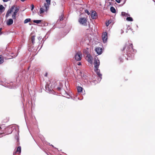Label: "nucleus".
<instances>
[{
    "label": "nucleus",
    "instance_id": "nucleus-36",
    "mask_svg": "<svg viewBox=\"0 0 155 155\" xmlns=\"http://www.w3.org/2000/svg\"><path fill=\"white\" fill-rule=\"evenodd\" d=\"M47 73H46V74H45V76H47Z\"/></svg>",
    "mask_w": 155,
    "mask_h": 155
},
{
    "label": "nucleus",
    "instance_id": "nucleus-29",
    "mask_svg": "<svg viewBox=\"0 0 155 155\" xmlns=\"http://www.w3.org/2000/svg\"><path fill=\"white\" fill-rule=\"evenodd\" d=\"M111 23V22L110 21L108 20V22L107 23H106V25L107 26H108L109 24H110Z\"/></svg>",
    "mask_w": 155,
    "mask_h": 155
},
{
    "label": "nucleus",
    "instance_id": "nucleus-7",
    "mask_svg": "<svg viewBox=\"0 0 155 155\" xmlns=\"http://www.w3.org/2000/svg\"><path fill=\"white\" fill-rule=\"evenodd\" d=\"M102 38L103 41L104 43H105L107 42V34L106 32H104L103 33L102 36Z\"/></svg>",
    "mask_w": 155,
    "mask_h": 155
},
{
    "label": "nucleus",
    "instance_id": "nucleus-20",
    "mask_svg": "<svg viewBox=\"0 0 155 155\" xmlns=\"http://www.w3.org/2000/svg\"><path fill=\"white\" fill-rule=\"evenodd\" d=\"M31 21V19L28 18H27L24 21V23H28V22H29Z\"/></svg>",
    "mask_w": 155,
    "mask_h": 155
},
{
    "label": "nucleus",
    "instance_id": "nucleus-6",
    "mask_svg": "<svg viewBox=\"0 0 155 155\" xmlns=\"http://www.w3.org/2000/svg\"><path fill=\"white\" fill-rule=\"evenodd\" d=\"M94 71L99 77L98 79L100 81L102 79V74L100 73V70L98 68H95Z\"/></svg>",
    "mask_w": 155,
    "mask_h": 155
},
{
    "label": "nucleus",
    "instance_id": "nucleus-4",
    "mask_svg": "<svg viewBox=\"0 0 155 155\" xmlns=\"http://www.w3.org/2000/svg\"><path fill=\"white\" fill-rule=\"evenodd\" d=\"M78 21L80 24L84 26L87 25V20L86 18H80Z\"/></svg>",
    "mask_w": 155,
    "mask_h": 155
},
{
    "label": "nucleus",
    "instance_id": "nucleus-22",
    "mask_svg": "<svg viewBox=\"0 0 155 155\" xmlns=\"http://www.w3.org/2000/svg\"><path fill=\"white\" fill-rule=\"evenodd\" d=\"M126 19L128 21H133V20L132 18L130 17H127V18Z\"/></svg>",
    "mask_w": 155,
    "mask_h": 155
},
{
    "label": "nucleus",
    "instance_id": "nucleus-8",
    "mask_svg": "<svg viewBox=\"0 0 155 155\" xmlns=\"http://www.w3.org/2000/svg\"><path fill=\"white\" fill-rule=\"evenodd\" d=\"M86 59L90 64L92 63L93 58L90 54H87Z\"/></svg>",
    "mask_w": 155,
    "mask_h": 155
},
{
    "label": "nucleus",
    "instance_id": "nucleus-2",
    "mask_svg": "<svg viewBox=\"0 0 155 155\" xmlns=\"http://www.w3.org/2000/svg\"><path fill=\"white\" fill-rule=\"evenodd\" d=\"M47 4L45 3L44 6L45 9H44L42 8H41L40 9V13L41 14L43 13L44 11H46L49 8V5L51 4V0H45Z\"/></svg>",
    "mask_w": 155,
    "mask_h": 155
},
{
    "label": "nucleus",
    "instance_id": "nucleus-3",
    "mask_svg": "<svg viewBox=\"0 0 155 155\" xmlns=\"http://www.w3.org/2000/svg\"><path fill=\"white\" fill-rule=\"evenodd\" d=\"M82 53L81 52L78 51L76 53L74 56L75 59L77 61H80L82 58Z\"/></svg>",
    "mask_w": 155,
    "mask_h": 155
},
{
    "label": "nucleus",
    "instance_id": "nucleus-26",
    "mask_svg": "<svg viewBox=\"0 0 155 155\" xmlns=\"http://www.w3.org/2000/svg\"><path fill=\"white\" fill-rule=\"evenodd\" d=\"M17 14L16 13H13V14H12V18L14 19H16V15Z\"/></svg>",
    "mask_w": 155,
    "mask_h": 155
},
{
    "label": "nucleus",
    "instance_id": "nucleus-27",
    "mask_svg": "<svg viewBox=\"0 0 155 155\" xmlns=\"http://www.w3.org/2000/svg\"><path fill=\"white\" fill-rule=\"evenodd\" d=\"M85 12L88 15H89L90 14V12H89L88 10L86 9L85 10Z\"/></svg>",
    "mask_w": 155,
    "mask_h": 155
},
{
    "label": "nucleus",
    "instance_id": "nucleus-23",
    "mask_svg": "<svg viewBox=\"0 0 155 155\" xmlns=\"http://www.w3.org/2000/svg\"><path fill=\"white\" fill-rule=\"evenodd\" d=\"M41 20H34L33 21V22L35 23L38 24L41 22Z\"/></svg>",
    "mask_w": 155,
    "mask_h": 155
},
{
    "label": "nucleus",
    "instance_id": "nucleus-1",
    "mask_svg": "<svg viewBox=\"0 0 155 155\" xmlns=\"http://www.w3.org/2000/svg\"><path fill=\"white\" fill-rule=\"evenodd\" d=\"M126 48V54L127 55V60H130L134 56V53L133 52H135V51L133 48V44L132 43H129V45H127V47H124L123 51L125 50Z\"/></svg>",
    "mask_w": 155,
    "mask_h": 155
},
{
    "label": "nucleus",
    "instance_id": "nucleus-13",
    "mask_svg": "<svg viewBox=\"0 0 155 155\" xmlns=\"http://www.w3.org/2000/svg\"><path fill=\"white\" fill-rule=\"evenodd\" d=\"M77 89L78 93H80L82 91L83 88L80 86H78L77 87Z\"/></svg>",
    "mask_w": 155,
    "mask_h": 155
},
{
    "label": "nucleus",
    "instance_id": "nucleus-38",
    "mask_svg": "<svg viewBox=\"0 0 155 155\" xmlns=\"http://www.w3.org/2000/svg\"><path fill=\"white\" fill-rule=\"evenodd\" d=\"M11 88H14V87H12Z\"/></svg>",
    "mask_w": 155,
    "mask_h": 155
},
{
    "label": "nucleus",
    "instance_id": "nucleus-15",
    "mask_svg": "<svg viewBox=\"0 0 155 155\" xmlns=\"http://www.w3.org/2000/svg\"><path fill=\"white\" fill-rule=\"evenodd\" d=\"M110 10L111 12L114 13H115L116 12V10L115 8L113 6L110 7Z\"/></svg>",
    "mask_w": 155,
    "mask_h": 155
},
{
    "label": "nucleus",
    "instance_id": "nucleus-12",
    "mask_svg": "<svg viewBox=\"0 0 155 155\" xmlns=\"http://www.w3.org/2000/svg\"><path fill=\"white\" fill-rule=\"evenodd\" d=\"M13 21L12 19L10 18L7 21V24L8 25H12L13 23Z\"/></svg>",
    "mask_w": 155,
    "mask_h": 155
},
{
    "label": "nucleus",
    "instance_id": "nucleus-35",
    "mask_svg": "<svg viewBox=\"0 0 155 155\" xmlns=\"http://www.w3.org/2000/svg\"><path fill=\"white\" fill-rule=\"evenodd\" d=\"M78 65H81V63L80 62H79L78 64Z\"/></svg>",
    "mask_w": 155,
    "mask_h": 155
},
{
    "label": "nucleus",
    "instance_id": "nucleus-19",
    "mask_svg": "<svg viewBox=\"0 0 155 155\" xmlns=\"http://www.w3.org/2000/svg\"><path fill=\"white\" fill-rule=\"evenodd\" d=\"M15 11L14 12L15 13H16L17 14V13L18 12L19 10V7H16L15 8Z\"/></svg>",
    "mask_w": 155,
    "mask_h": 155
},
{
    "label": "nucleus",
    "instance_id": "nucleus-33",
    "mask_svg": "<svg viewBox=\"0 0 155 155\" xmlns=\"http://www.w3.org/2000/svg\"><path fill=\"white\" fill-rule=\"evenodd\" d=\"M118 3L120 2V0H115Z\"/></svg>",
    "mask_w": 155,
    "mask_h": 155
},
{
    "label": "nucleus",
    "instance_id": "nucleus-30",
    "mask_svg": "<svg viewBox=\"0 0 155 155\" xmlns=\"http://www.w3.org/2000/svg\"><path fill=\"white\" fill-rule=\"evenodd\" d=\"M34 6L33 4H32L31 5V11H32L33 9H34Z\"/></svg>",
    "mask_w": 155,
    "mask_h": 155
},
{
    "label": "nucleus",
    "instance_id": "nucleus-24",
    "mask_svg": "<svg viewBox=\"0 0 155 155\" xmlns=\"http://www.w3.org/2000/svg\"><path fill=\"white\" fill-rule=\"evenodd\" d=\"M83 53L85 55L86 54L87 55V54H89L88 51L86 50H84Z\"/></svg>",
    "mask_w": 155,
    "mask_h": 155
},
{
    "label": "nucleus",
    "instance_id": "nucleus-5",
    "mask_svg": "<svg viewBox=\"0 0 155 155\" xmlns=\"http://www.w3.org/2000/svg\"><path fill=\"white\" fill-rule=\"evenodd\" d=\"M94 64L95 68H98L100 64V62L98 58H95L94 59Z\"/></svg>",
    "mask_w": 155,
    "mask_h": 155
},
{
    "label": "nucleus",
    "instance_id": "nucleus-37",
    "mask_svg": "<svg viewBox=\"0 0 155 155\" xmlns=\"http://www.w3.org/2000/svg\"><path fill=\"white\" fill-rule=\"evenodd\" d=\"M51 146L52 147H54V146L52 145H51Z\"/></svg>",
    "mask_w": 155,
    "mask_h": 155
},
{
    "label": "nucleus",
    "instance_id": "nucleus-18",
    "mask_svg": "<svg viewBox=\"0 0 155 155\" xmlns=\"http://www.w3.org/2000/svg\"><path fill=\"white\" fill-rule=\"evenodd\" d=\"M121 15L122 16L126 17L128 15L130 16L129 15H128L127 13L124 12H121Z\"/></svg>",
    "mask_w": 155,
    "mask_h": 155
},
{
    "label": "nucleus",
    "instance_id": "nucleus-25",
    "mask_svg": "<svg viewBox=\"0 0 155 155\" xmlns=\"http://www.w3.org/2000/svg\"><path fill=\"white\" fill-rule=\"evenodd\" d=\"M59 84H60V87H58L57 88V89L58 91H60L61 90V88H62V86H61V83H60Z\"/></svg>",
    "mask_w": 155,
    "mask_h": 155
},
{
    "label": "nucleus",
    "instance_id": "nucleus-14",
    "mask_svg": "<svg viewBox=\"0 0 155 155\" xmlns=\"http://www.w3.org/2000/svg\"><path fill=\"white\" fill-rule=\"evenodd\" d=\"M31 41L33 45L35 43V36H32L31 37Z\"/></svg>",
    "mask_w": 155,
    "mask_h": 155
},
{
    "label": "nucleus",
    "instance_id": "nucleus-31",
    "mask_svg": "<svg viewBox=\"0 0 155 155\" xmlns=\"http://www.w3.org/2000/svg\"><path fill=\"white\" fill-rule=\"evenodd\" d=\"M41 38L42 37L41 36L38 37V39L39 40V41H40Z\"/></svg>",
    "mask_w": 155,
    "mask_h": 155
},
{
    "label": "nucleus",
    "instance_id": "nucleus-10",
    "mask_svg": "<svg viewBox=\"0 0 155 155\" xmlns=\"http://www.w3.org/2000/svg\"><path fill=\"white\" fill-rule=\"evenodd\" d=\"M95 51L98 54H101L102 53V49L101 48L99 47L96 48L95 49Z\"/></svg>",
    "mask_w": 155,
    "mask_h": 155
},
{
    "label": "nucleus",
    "instance_id": "nucleus-32",
    "mask_svg": "<svg viewBox=\"0 0 155 155\" xmlns=\"http://www.w3.org/2000/svg\"><path fill=\"white\" fill-rule=\"evenodd\" d=\"M4 2H6L9 1L10 0H2Z\"/></svg>",
    "mask_w": 155,
    "mask_h": 155
},
{
    "label": "nucleus",
    "instance_id": "nucleus-34",
    "mask_svg": "<svg viewBox=\"0 0 155 155\" xmlns=\"http://www.w3.org/2000/svg\"><path fill=\"white\" fill-rule=\"evenodd\" d=\"M17 152H16V151L15 152H14V153H13V154L14 155Z\"/></svg>",
    "mask_w": 155,
    "mask_h": 155
},
{
    "label": "nucleus",
    "instance_id": "nucleus-39",
    "mask_svg": "<svg viewBox=\"0 0 155 155\" xmlns=\"http://www.w3.org/2000/svg\"><path fill=\"white\" fill-rule=\"evenodd\" d=\"M46 87V90H47V87H46H46Z\"/></svg>",
    "mask_w": 155,
    "mask_h": 155
},
{
    "label": "nucleus",
    "instance_id": "nucleus-9",
    "mask_svg": "<svg viewBox=\"0 0 155 155\" xmlns=\"http://www.w3.org/2000/svg\"><path fill=\"white\" fill-rule=\"evenodd\" d=\"M15 7V6L14 5L12 6L11 8L8 11L6 15V17H8L9 16L10 14L13 12V10L14 9Z\"/></svg>",
    "mask_w": 155,
    "mask_h": 155
},
{
    "label": "nucleus",
    "instance_id": "nucleus-28",
    "mask_svg": "<svg viewBox=\"0 0 155 155\" xmlns=\"http://www.w3.org/2000/svg\"><path fill=\"white\" fill-rule=\"evenodd\" d=\"M4 8V7L2 5H0V11H2V10Z\"/></svg>",
    "mask_w": 155,
    "mask_h": 155
},
{
    "label": "nucleus",
    "instance_id": "nucleus-16",
    "mask_svg": "<svg viewBox=\"0 0 155 155\" xmlns=\"http://www.w3.org/2000/svg\"><path fill=\"white\" fill-rule=\"evenodd\" d=\"M4 61V58L2 55H0V64L2 63Z\"/></svg>",
    "mask_w": 155,
    "mask_h": 155
},
{
    "label": "nucleus",
    "instance_id": "nucleus-11",
    "mask_svg": "<svg viewBox=\"0 0 155 155\" xmlns=\"http://www.w3.org/2000/svg\"><path fill=\"white\" fill-rule=\"evenodd\" d=\"M91 15V18L93 19H96L97 17V15H96V12L95 11L93 12Z\"/></svg>",
    "mask_w": 155,
    "mask_h": 155
},
{
    "label": "nucleus",
    "instance_id": "nucleus-17",
    "mask_svg": "<svg viewBox=\"0 0 155 155\" xmlns=\"http://www.w3.org/2000/svg\"><path fill=\"white\" fill-rule=\"evenodd\" d=\"M21 151V148L20 146H19L18 147L17 149L16 150V152H17L18 153H20Z\"/></svg>",
    "mask_w": 155,
    "mask_h": 155
},
{
    "label": "nucleus",
    "instance_id": "nucleus-21",
    "mask_svg": "<svg viewBox=\"0 0 155 155\" xmlns=\"http://www.w3.org/2000/svg\"><path fill=\"white\" fill-rule=\"evenodd\" d=\"M63 20V16L62 15L61 16L59 17V19H58L57 22H59L60 21H61Z\"/></svg>",
    "mask_w": 155,
    "mask_h": 155
}]
</instances>
